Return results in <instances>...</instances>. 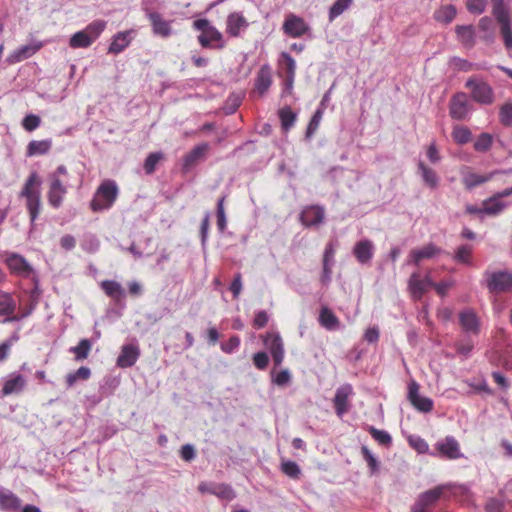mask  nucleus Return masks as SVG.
<instances>
[{
    "instance_id": "f257e3e1",
    "label": "nucleus",
    "mask_w": 512,
    "mask_h": 512,
    "mask_svg": "<svg viewBox=\"0 0 512 512\" xmlns=\"http://www.w3.org/2000/svg\"><path fill=\"white\" fill-rule=\"evenodd\" d=\"M263 344L269 350L274 363V368L271 371L272 383L278 387L287 386L292 381V375L289 369H282L276 372V368L283 363L285 356L284 344L280 334L267 332L263 337Z\"/></svg>"
},
{
    "instance_id": "f03ea898",
    "label": "nucleus",
    "mask_w": 512,
    "mask_h": 512,
    "mask_svg": "<svg viewBox=\"0 0 512 512\" xmlns=\"http://www.w3.org/2000/svg\"><path fill=\"white\" fill-rule=\"evenodd\" d=\"M41 185V178L37 172L33 171L29 174L19 193V197L25 198L26 200V209L28 211L32 227L38 219L42 209Z\"/></svg>"
},
{
    "instance_id": "7ed1b4c3",
    "label": "nucleus",
    "mask_w": 512,
    "mask_h": 512,
    "mask_svg": "<svg viewBox=\"0 0 512 512\" xmlns=\"http://www.w3.org/2000/svg\"><path fill=\"white\" fill-rule=\"evenodd\" d=\"M107 22L97 19L89 23L83 30L75 32L69 39V46L73 49L88 48L103 33Z\"/></svg>"
},
{
    "instance_id": "20e7f679",
    "label": "nucleus",
    "mask_w": 512,
    "mask_h": 512,
    "mask_svg": "<svg viewBox=\"0 0 512 512\" xmlns=\"http://www.w3.org/2000/svg\"><path fill=\"white\" fill-rule=\"evenodd\" d=\"M119 189L114 180H105L97 188L95 195L90 203L94 212H100L110 209L116 201Z\"/></svg>"
},
{
    "instance_id": "39448f33",
    "label": "nucleus",
    "mask_w": 512,
    "mask_h": 512,
    "mask_svg": "<svg viewBox=\"0 0 512 512\" xmlns=\"http://www.w3.org/2000/svg\"><path fill=\"white\" fill-rule=\"evenodd\" d=\"M492 14L500 25V32L503 37L506 49L512 48V25L509 7L504 0H491Z\"/></svg>"
},
{
    "instance_id": "423d86ee",
    "label": "nucleus",
    "mask_w": 512,
    "mask_h": 512,
    "mask_svg": "<svg viewBox=\"0 0 512 512\" xmlns=\"http://www.w3.org/2000/svg\"><path fill=\"white\" fill-rule=\"evenodd\" d=\"M483 282L490 293L506 292L512 289V273L506 270H486L483 273Z\"/></svg>"
},
{
    "instance_id": "0eeeda50",
    "label": "nucleus",
    "mask_w": 512,
    "mask_h": 512,
    "mask_svg": "<svg viewBox=\"0 0 512 512\" xmlns=\"http://www.w3.org/2000/svg\"><path fill=\"white\" fill-rule=\"evenodd\" d=\"M465 87L470 89L472 99L482 105H490L495 100L494 90L487 82L477 79L469 78Z\"/></svg>"
},
{
    "instance_id": "6e6552de",
    "label": "nucleus",
    "mask_w": 512,
    "mask_h": 512,
    "mask_svg": "<svg viewBox=\"0 0 512 512\" xmlns=\"http://www.w3.org/2000/svg\"><path fill=\"white\" fill-rule=\"evenodd\" d=\"M473 111V106L464 92L455 93L449 103V115L455 120L467 119Z\"/></svg>"
},
{
    "instance_id": "1a4fd4ad",
    "label": "nucleus",
    "mask_w": 512,
    "mask_h": 512,
    "mask_svg": "<svg viewBox=\"0 0 512 512\" xmlns=\"http://www.w3.org/2000/svg\"><path fill=\"white\" fill-rule=\"evenodd\" d=\"M434 447L436 453H431L433 456H439L449 460H456L463 457L460 445L454 436L449 435L438 440Z\"/></svg>"
},
{
    "instance_id": "9d476101",
    "label": "nucleus",
    "mask_w": 512,
    "mask_h": 512,
    "mask_svg": "<svg viewBox=\"0 0 512 512\" xmlns=\"http://www.w3.org/2000/svg\"><path fill=\"white\" fill-rule=\"evenodd\" d=\"M419 384L415 380H410L408 383L407 399L411 405L421 413H429L434 407V402L429 397H424L419 394Z\"/></svg>"
},
{
    "instance_id": "9b49d317",
    "label": "nucleus",
    "mask_w": 512,
    "mask_h": 512,
    "mask_svg": "<svg viewBox=\"0 0 512 512\" xmlns=\"http://www.w3.org/2000/svg\"><path fill=\"white\" fill-rule=\"evenodd\" d=\"M511 172L512 169L495 170L487 174L481 175L470 171L469 168H465L464 170L461 171L462 183L467 190H472L473 188L490 181L497 174H508Z\"/></svg>"
},
{
    "instance_id": "f8f14e48",
    "label": "nucleus",
    "mask_w": 512,
    "mask_h": 512,
    "mask_svg": "<svg viewBox=\"0 0 512 512\" xmlns=\"http://www.w3.org/2000/svg\"><path fill=\"white\" fill-rule=\"evenodd\" d=\"M445 486H437L421 493L411 506V512H427V509L434 505L442 496Z\"/></svg>"
},
{
    "instance_id": "ddd939ff",
    "label": "nucleus",
    "mask_w": 512,
    "mask_h": 512,
    "mask_svg": "<svg viewBox=\"0 0 512 512\" xmlns=\"http://www.w3.org/2000/svg\"><path fill=\"white\" fill-rule=\"evenodd\" d=\"M279 65L284 71L283 92L290 93L293 89L296 75V62L289 53L282 52L280 54Z\"/></svg>"
},
{
    "instance_id": "4468645a",
    "label": "nucleus",
    "mask_w": 512,
    "mask_h": 512,
    "mask_svg": "<svg viewBox=\"0 0 512 512\" xmlns=\"http://www.w3.org/2000/svg\"><path fill=\"white\" fill-rule=\"evenodd\" d=\"M282 29L287 36L292 38H299L310 32V27L305 20L295 14L286 16Z\"/></svg>"
},
{
    "instance_id": "2eb2a0df",
    "label": "nucleus",
    "mask_w": 512,
    "mask_h": 512,
    "mask_svg": "<svg viewBox=\"0 0 512 512\" xmlns=\"http://www.w3.org/2000/svg\"><path fill=\"white\" fill-rule=\"evenodd\" d=\"M66 193V186L62 183L56 174H51L49 191L47 193L49 205L55 209H58L62 205Z\"/></svg>"
},
{
    "instance_id": "dca6fc26",
    "label": "nucleus",
    "mask_w": 512,
    "mask_h": 512,
    "mask_svg": "<svg viewBox=\"0 0 512 512\" xmlns=\"http://www.w3.org/2000/svg\"><path fill=\"white\" fill-rule=\"evenodd\" d=\"M459 324L468 335L477 336L480 333V320L472 308H465L459 312Z\"/></svg>"
},
{
    "instance_id": "f3484780",
    "label": "nucleus",
    "mask_w": 512,
    "mask_h": 512,
    "mask_svg": "<svg viewBox=\"0 0 512 512\" xmlns=\"http://www.w3.org/2000/svg\"><path fill=\"white\" fill-rule=\"evenodd\" d=\"M353 394L352 385L349 383L339 386L333 399L334 408L338 416H343L349 411V398Z\"/></svg>"
},
{
    "instance_id": "a211bd4d",
    "label": "nucleus",
    "mask_w": 512,
    "mask_h": 512,
    "mask_svg": "<svg viewBox=\"0 0 512 512\" xmlns=\"http://www.w3.org/2000/svg\"><path fill=\"white\" fill-rule=\"evenodd\" d=\"M147 18L151 23L154 35L162 38H168L173 34V29L171 27L172 21L165 20L160 13L155 11L148 12Z\"/></svg>"
},
{
    "instance_id": "6ab92c4d",
    "label": "nucleus",
    "mask_w": 512,
    "mask_h": 512,
    "mask_svg": "<svg viewBox=\"0 0 512 512\" xmlns=\"http://www.w3.org/2000/svg\"><path fill=\"white\" fill-rule=\"evenodd\" d=\"M6 264L11 270L12 273L17 274L22 277H29L33 273L32 266L28 263V261L17 253H11L6 258Z\"/></svg>"
},
{
    "instance_id": "aec40b11",
    "label": "nucleus",
    "mask_w": 512,
    "mask_h": 512,
    "mask_svg": "<svg viewBox=\"0 0 512 512\" xmlns=\"http://www.w3.org/2000/svg\"><path fill=\"white\" fill-rule=\"evenodd\" d=\"M324 217V208L318 205L307 206L300 213V221L306 227L320 225Z\"/></svg>"
},
{
    "instance_id": "412c9836",
    "label": "nucleus",
    "mask_w": 512,
    "mask_h": 512,
    "mask_svg": "<svg viewBox=\"0 0 512 512\" xmlns=\"http://www.w3.org/2000/svg\"><path fill=\"white\" fill-rule=\"evenodd\" d=\"M374 251L373 242L369 239H362L354 245L353 255L360 264L367 265L371 263Z\"/></svg>"
},
{
    "instance_id": "4be33fe9",
    "label": "nucleus",
    "mask_w": 512,
    "mask_h": 512,
    "mask_svg": "<svg viewBox=\"0 0 512 512\" xmlns=\"http://www.w3.org/2000/svg\"><path fill=\"white\" fill-rule=\"evenodd\" d=\"M440 253L441 249L439 247H437L433 243H429L428 245L420 249H413L410 252L409 258L407 259L406 263L408 265L413 264L418 266L422 260L431 259Z\"/></svg>"
},
{
    "instance_id": "5701e85b",
    "label": "nucleus",
    "mask_w": 512,
    "mask_h": 512,
    "mask_svg": "<svg viewBox=\"0 0 512 512\" xmlns=\"http://www.w3.org/2000/svg\"><path fill=\"white\" fill-rule=\"evenodd\" d=\"M198 41L203 48L222 49L225 45L222 33L214 26L208 27L205 33H201L198 36Z\"/></svg>"
},
{
    "instance_id": "b1692460",
    "label": "nucleus",
    "mask_w": 512,
    "mask_h": 512,
    "mask_svg": "<svg viewBox=\"0 0 512 512\" xmlns=\"http://www.w3.org/2000/svg\"><path fill=\"white\" fill-rule=\"evenodd\" d=\"M21 502V499L15 493L0 486V510L18 512L21 508Z\"/></svg>"
},
{
    "instance_id": "393cba45",
    "label": "nucleus",
    "mask_w": 512,
    "mask_h": 512,
    "mask_svg": "<svg viewBox=\"0 0 512 512\" xmlns=\"http://www.w3.org/2000/svg\"><path fill=\"white\" fill-rule=\"evenodd\" d=\"M140 356L138 346L133 344H126L122 346L121 353L117 358V366L120 368L132 367Z\"/></svg>"
},
{
    "instance_id": "a878e982",
    "label": "nucleus",
    "mask_w": 512,
    "mask_h": 512,
    "mask_svg": "<svg viewBox=\"0 0 512 512\" xmlns=\"http://www.w3.org/2000/svg\"><path fill=\"white\" fill-rule=\"evenodd\" d=\"M249 26L246 18L239 12H233L227 17L226 32L232 37L240 36L241 31Z\"/></svg>"
},
{
    "instance_id": "bb28decb",
    "label": "nucleus",
    "mask_w": 512,
    "mask_h": 512,
    "mask_svg": "<svg viewBox=\"0 0 512 512\" xmlns=\"http://www.w3.org/2000/svg\"><path fill=\"white\" fill-rule=\"evenodd\" d=\"M26 385L25 378L18 373H13L5 380L1 391V396H8L11 394L21 392Z\"/></svg>"
},
{
    "instance_id": "cd10ccee",
    "label": "nucleus",
    "mask_w": 512,
    "mask_h": 512,
    "mask_svg": "<svg viewBox=\"0 0 512 512\" xmlns=\"http://www.w3.org/2000/svg\"><path fill=\"white\" fill-rule=\"evenodd\" d=\"M131 31H121L116 33L108 48V53L119 54L123 52L131 43Z\"/></svg>"
},
{
    "instance_id": "c85d7f7f",
    "label": "nucleus",
    "mask_w": 512,
    "mask_h": 512,
    "mask_svg": "<svg viewBox=\"0 0 512 512\" xmlns=\"http://www.w3.org/2000/svg\"><path fill=\"white\" fill-rule=\"evenodd\" d=\"M272 84V75L269 65L265 64L260 67L256 79L255 89L262 96L264 95Z\"/></svg>"
},
{
    "instance_id": "c756f323",
    "label": "nucleus",
    "mask_w": 512,
    "mask_h": 512,
    "mask_svg": "<svg viewBox=\"0 0 512 512\" xmlns=\"http://www.w3.org/2000/svg\"><path fill=\"white\" fill-rule=\"evenodd\" d=\"M208 149L209 145L206 142L196 145L189 153L183 157V169L185 171L189 170L194 164L204 158Z\"/></svg>"
},
{
    "instance_id": "7c9ffc66",
    "label": "nucleus",
    "mask_w": 512,
    "mask_h": 512,
    "mask_svg": "<svg viewBox=\"0 0 512 512\" xmlns=\"http://www.w3.org/2000/svg\"><path fill=\"white\" fill-rule=\"evenodd\" d=\"M418 173L421 176L424 184L431 189L438 187L440 178L432 168L428 167L423 161H419L417 164Z\"/></svg>"
},
{
    "instance_id": "2f4dec72",
    "label": "nucleus",
    "mask_w": 512,
    "mask_h": 512,
    "mask_svg": "<svg viewBox=\"0 0 512 512\" xmlns=\"http://www.w3.org/2000/svg\"><path fill=\"white\" fill-rule=\"evenodd\" d=\"M52 148V139L32 140L26 148V156L34 157L47 154Z\"/></svg>"
},
{
    "instance_id": "473e14b6",
    "label": "nucleus",
    "mask_w": 512,
    "mask_h": 512,
    "mask_svg": "<svg viewBox=\"0 0 512 512\" xmlns=\"http://www.w3.org/2000/svg\"><path fill=\"white\" fill-rule=\"evenodd\" d=\"M319 324L328 331H335L340 327V321L328 307H322L318 317Z\"/></svg>"
},
{
    "instance_id": "72a5a7b5",
    "label": "nucleus",
    "mask_w": 512,
    "mask_h": 512,
    "mask_svg": "<svg viewBox=\"0 0 512 512\" xmlns=\"http://www.w3.org/2000/svg\"><path fill=\"white\" fill-rule=\"evenodd\" d=\"M458 41L467 48L475 45V28L473 25H457L455 28Z\"/></svg>"
},
{
    "instance_id": "f704fd0d",
    "label": "nucleus",
    "mask_w": 512,
    "mask_h": 512,
    "mask_svg": "<svg viewBox=\"0 0 512 512\" xmlns=\"http://www.w3.org/2000/svg\"><path fill=\"white\" fill-rule=\"evenodd\" d=\"M507 204L498 198H495V195L485 199L482 203V211L484 215L489 216H497L499 215L505 208Z\"/></svg>"
},
{
    "instance_id": "c9c22d12",
    "label": "nucleus",
    "mask_w": 512,
    "mask_h": 512,
    "mask_svg": "<svg viewBox=\"0 0 512 512\" xmlns=\"http://www.w3.org/2000/svg\"><path fill=\"white\" fill-rule=\"evenodd\" d=\"M100 286L107 296L115 300L123 299L126 295L124 288L115 280H103Z\"/></svg>"
},
{
    "instance_id": "e433bc0d",
    "label": "nucleus",
    "mask_w": 512,
    "mask_h": 512,
    "mask_svg": "<svg viewBox=\"0 0 512 512\" xmlns=\"http://www.w3.org/2000/svg\"><path fill=\"white\" fill-rule=\"evenodd\" d=\"M457 15V9L454 5H443L434 12V19L443 24L451 23Z\"/></svg>"
},
{
    "instance_id": "4c0bfd02",
    "label": "nucleus",
    "mask_w": 512,
    "mask_h": 512,
    "mask_svg": "<svg viewBox=\"0 0 512 512\" xmlns=\"http://www.w3.org/2000/svg\"><path fill=\"white\" fill-rule=\"evenodd\" d=\"M408 286L414 299H421L426 292V281L418 277L417 273H413L408 281Z\"/></svg>"
},
{
    "instance_id": "58836bf2",
    "label": "nucleus",
    "mask_w": 512,
    "mask_h": 512,
    "mask_svg": "<svg viewBox=\"0 0 512 512\" xmlns=\"http://www.w3.org/2000/svg\"><path fill=\"white\" fill-rule=\"evenodd\" d=\"M92 343L89 339H81L78 345L70 347L69 352L75 355L76 361L86 359L91 351Z\"/></svg>"
},
{
    "instance_id": "ea45409f",
    "label": "nucleus",
    "mask_w": 512,
    "mask_h": 512,
    "mask_svg": "<svg viewBox=\"0 0 512 512\" xmlns=\"http://www.w3.org/2000/svg\"><path fill=\"white\" fill-rule=\"evenodd\" d=\"M0 315L7 317L14 316L13 313L16 309V303L10 294L6 292L0 293Z\"/></svg>"
},
{
    "instance_id": "a19ab883",
    "label": "nucleus",
    "mask_w": 512,
    "mask_h": 512,
    "mask_svg": "<svg viewBox=\"0 0 512 512\" xmlns=\"http://www.w3.org/2000/svg\"><path fill=\"white\" fill-rule=\"evenodd\" d=\"M296 113L290 107H284L279 110V118L284 131L290 130L296 122Z\"/></svg>"
},
{
    "instance_id": "79ce46f5",
    "label": "nucleus",
    "mask_w": 512,
    "mask_h": 512,
    "mask_svg": "<svg viewBox=\"0 0 512 512\" xmlns=\"http://www.w3.org/2000/svg\"><path fill=\"white\" fill-rule=\"evenodd\" d=\"M452 138L457 144L464 145L471 140L472 133L466 126H454L452 131Z\"/></svg>"
},
{
    "instance_id": "37998d69",
    "label": "nucleus",
    "mask_w": 512,
    "mask_h": 512,
    "mask_svg": "<svg viewBox=\"0 0 512 512\" xmlns=\"http://www.w3.org/2000/svg\"><path fill=\"white\" fill-rule=\"evenodd\" d=\"M471 255H472V246L465 244L459 246L453 255L454 261L461 264L470 265L471 264Z\"/></svg>"
},
{
    "instance_id": "c03bdc74",
    "label": "nucleus",
    "mask_w": 512,
    "mask_h": 512,
    "mask_svg": "<svg viewBox=\"0 0 512 512\" xmlns=\"http://www.w3.org/2000/svg\"><path fill=\"white\" fill-rule=\"evenodd\" d=\"M164 158V154L160 151L148 154L144 161V171L147 175L154 173L158 163Z\"/></svg>"
},
{
    "instance_id": "a18cd8bd",
    "label": "nucleus",
    "mask_w": 512,
    "mask_h": 512,
    "mask_svg": "<svg viewBox=\"0 0 512 512\" xmlns=\"http://www.w3.org/2000/svg\"><path fill=\"white\" fill-rule=\"evenodd\" d=\"M224 201L225 196H222L217 200L216 205L217 228L220 233H223L227 227V218L224 208Z\"/></svg>"
},
{
    "instance_id": "49530a36",
    "label": "nucleus",
    "mask_w": 512,
    "mask_h": 512,
    "mask_svg": "<svg viewBox=\"0 0 512 512\" xmlns=\"http://www.w3.org/2000/svg\"><path fill=\"white\" fill-rule=\"evenodd\" d=\"M369 434L373 437L375 441H377L380 445L389 446L392 443L391 435L385 430H379L374 426H369L367 428Z\"/></svg>"
},
{
    "instance_id": "de8ad7c7",
    "label": "nucleus",
    "mask_w": 512,
    "mask_h": 512,
    "mask_svg": "<svg viewBox=\"0 0 512 512\" xmlns=\"http://www.w3.org/2000/svg\"><path fill=\"white\" fill-rule=\"evenodd\" d=\"M493 143V136L489 133H481L474 143V149L477 152L485 153L490 150Z\"/></svg>"
},
{
    "instance_id": "09e8293b",
    "label": "nucleus",
    "mask_w": 512,
    "mask_h": 512,
    "mask_svg": "<svg viewBox=\"0 0 512 512\" xmlns=\"http://www.w3.org/2000/svg\"><path fill=\"white\" fill-rule=\"evenodd\" d=\"M352 0H335L329 9V20L333 21L340 16L351 5Z\"/></svg>"
},
{
    "instance_id": "8fccbe9b",
    "label": "nucleus",
    "mask_w": 512,
    "mask_h": 512,
    "mask_svg": "<svg viewBox=\"0 0 512 512\" xmlns=\"http://www.w3.org/2000/svg\"><path fill=\"white\" fill-rule=\"evenodd\" d=\"M361 454L370 469L371 474L376 473L379 470L380 463L378 459L373 455L367 446L361 447Z\"/></svg>"
},
{
    "instance_id": "3c124183",
    "label": "nucleus",
    "mask_w": 512,
    "mask_h": 512,
    "mask_svg": "<svg viewBox=\"0 0 512 512\" xmlns=\"http://www.w3.org/2000/svg\"><path fill=\"white\" fill-rule=\"evenodd\" d=\"M488 0H466V9L470 14L481 15L486 11Z\"/></svg>"
},
{
    "instance_id": "603ef678",
    "label": "nucleus",
    "mask_w": 512,
    "mask_h": 512,
    "mask_svg": "<svg viewBox=\"0 0 512 512\" xmlns=\"http://www.w3.org/2000/svg\"><path fill=\"white\" fill-rule=\"evenodd\" d=\"M281 470L285 475H287L288 477H290L292 479L299 478V476L301 474V469H300L299 465L296 462L291 461V460L282 462Z\"/></svg>"
},
{
    "instance_id": "864d4df0",
    "label": "nucleus",
    "mask_w": 512,
    "mask_h": 512,
    "mask_svg": "<svg viewBox=\"0 0 512 512\" xmlns=\"http://www.w3.org/2000/svg\"><path fill=\"white\" fill-rule=\"evenodd\" d=\"M41 125V118L33 113L27 114L22 120V127L27 132H33Z\"/></svg>"
},
{
    "instance_id": "5fc2aeb1",
    "label": "nucleus",
    "mask_w": 512,
    "mask_h": 512,
    "mask_svg": "<svg viewBox=\"0 0 512 512\" xmlns=\"http://www.w3.org/2000/svg\"><path fill=\"white\" fill-rule=\"evenodd\" d=\"M211 493L228 501L233 500L236 496L232 487L226 484L218 485L211 491Z\"/></svg>"
},
{
    "instance_id": "6e6d98bb",
    "label": "nucleus",
    "mask_w": 512,
    "mask_h": 512,
    "mask_svg": "<svg viewBox=\"0 0 512 512\" xmlns=\"http://www.w3.org/2000/svg\"><path fill=\"white\" fill-rule=\"evenodd\" d=\"M499 120L504 126L512 125V103L507 102L500 107Z\"/></svg>"
},
{
    "instance_id": "4d7b16f0",
    "label": "nucleus",
    "mask_w": 512,
    "mask_h": 512,
    "mask_svg": "<svg viewBox=\"0 0 512 512\" xmlns=\"http://www.w3.org/2000/svg\"><path fill=\"white\" fill-rule=\"evenodd\" d=\"M409 444L412 448H414L418 453H427L429 451L428 443L418 435H412L408 439Z\"/></svg>"
},
{
    "instance_id": "13d9d810",
    "label": "nucleus",
    "mask_w": 512,
    "mask_h": 512,
    "mask_svg": "<svg viewBox=\"0 0 512 512\" xmlns=\"http://www.w3.org/2000/svg\"><path fill=\"white\" fill-rule=\"evenodd\" d=\"M240 344V337L238 335H232L228 341L221 343V350L226 354H232L239 348Z\"/></svg>"
},
{
    "instance_id": "bf43d9fd",
    "label": "nucleus",
    "mask_w": 512,
    "mask_h": 512,
    "mask_svg": "<svg viewBox=\"0 0 512 512\" xmlns=\"http://www.w3.org/2000/svg\"><path fill=\"white\" fill-rule=\"evenodd\" d=\"M322 111L320 109H317L315 113L313 114L312 118L310 119L307 129H306V137L310 138L313 136V134L318 129V126L320 124V121L322 119Z\"/></svg>"
},
{
    "instance_id": "052dcab7",
    "label": "nucleus",
    "mask_w": 512,
    "mask_h": 512,
    "mask_svg": "<svg viewBox=\"0 0 512 512\" xmlns=\"http://www.w3.org/2000/svg\"><path fill=\"white\" fill-rule=\"evenodd\" d=\"M210 213L206 212L200 226V238H201V245L202 248L205 249L207 241H208V234H209V225H210Z\"/></svg>"
},
{
    "instance_id": "680f3d73",
    "label": "nucleus",
    "mask_w": 512,
    "mask_h": 512,
    "mask_svg": "<svg viewBox=\"0 0 512 512\" xmlns=\"http://www.w3.org/2000/svg\"><path fill=\"white\" fill-rule=\"evenodd\" d=\"M336 246L337 245L333 241L326 244L322 264L334 265Z\"/></svg>"
},
{
    "instance_id": "e2e57ef3",
    "label": "nucleus",
    "mask_w": 512,
    "mask_h": 512,
    "mask_svg": "<svg viewBox=\"0 0 512 512\" xmlns=\"http://www.w3.org/2000/svg\"><path fill=\"white\" fill-rule=\"evenodd\" d=\"M253 364L259 370H265L269 364L268 354L264 351L256 352L253 355Z\"/></svg>"
},
{
    "instance_id": "0e129e2a",
    "label": "nucleus",
    "mask_w": 512,
    "mask_h": 512,
    "mask_svg": "<svg viewBox=\"0 0 512 512\" xmlns=\"http://www.w3.org/2000/svg\"><path fill=\"white\" fill-rule=\"evenodd\" d=\"M504 500L498 498H489L485 504L486 512H503L504 510Z\"/></svg>"
},
{
    "instance_id": "69168bd1",
    "label": "nucleus",
    "mask_w": 512,
    "mask_h": 512,
    "mask_svg": "<svg viewBox=\"0 0 512 512\" xmlns=\"http://www.w3.org/2000/svg\"><path fill=\"white\" fill-rule=\"evenodd\" d=\"M180 457L186 462L194 460L196 457L194 446L192 444L183 445L180 450Z\"/></svg>"
},
{
    "instance_id": "338daca9",
    "label": "nucleus",
    "mask_w": 512,
    "mask_h": 512,
    "mask_svg": "<svg viewBox=\"0 0 512 512\" xmlns=\"http://www.w3.org/2000/svg\"><path fill=\"white\" fill-rule=\"evenodd\" d=\"M269 316L266 311L260 310L255 314L254 320H253V326L256 329H261L265 327L268 323Z\"/></svg>"
},
{
    "instance_id": "774afa93",
    "label": "nucleus",
    "mask_w": 512,
    "mask_h": 512,
    "mask_svg": "<svg viewBox=\"0 0 512 512\" xmlns=\"http://www.w3.org/2000/svg\"><path fill=\"white\" fill-rule=\"evenodd\" d=\"M40 47V44L34 46L25 45L18 50V54L21 59H26L35 54L40 49Z\"/></svg>"
}]
</instances>
